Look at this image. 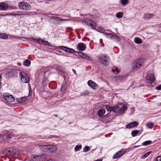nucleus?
Segmentation results:
<instances>
[{
    "instance_id": "obj_1",
    "label": "nucleus",
    "mask_w": 161,
    "mask_h": 161,
    "mask_svg": "<svg viewBox=\"0 0 161 161\" xmlns=\"http://www.w3.org/2000/svg\"><path fill=\"white\" fill-rule=\"evenodd\" d=\"M145 59L140 58L134 60L132 64V69L134 70L139 69L142 66V64L145 61Z\"/></svg>"
},
{
    "instance_id": "obj_2",
    "label": "nucleus",
    "mask_w": 161,
    "mask_h": 161,
    "mask_svg": "<svg viewBox=\"0 0 161 161\" xmlns=\"http://www.w3.org/2000/svg\"><path fill=\"white\" fill-rule=\"evenodd\" d=\"M97 58L102 64L104 65H107L108 64L110 61V58L107 55L102 54L99 55Z\"/></svg>"
},
{
    "instance_id": "obj_3",
    "label": "nucleus",
    "mask_w": 161,
    "mask_h": 161,
    "mask_svg": "<svg viewBox=\"0 0 161 161\" xmlns=\"http://www.w3.org/2000/svg\"><path fill=\"white\" fill-rule=\"evenodd\" d=\"M18 7L20 10L24 11L29 10L31 8V5L25 1L19 2L18 3Z\"/></svg>"
},
{
    "instance_id": "obj_4",
    "label": "nucleus",
    "mask_w": 161,
    "mask_h": 161,
    "mask_svg": "<svg viewBox=\"0 0 161 161\" xmlns=\"http://www.w3.org/2000/svg\"><path fill=\"white\" fill-rule=\"evenodd\" d=\"M45 156L44 155H32L28 161H43L44 160Z\"/></svg>"
},
{
    "instance_id": "obj_5",
    "label": "nucleus",
    "mask_w": 161,
    "mask_h": 161,
    "mask_svg": "<svg viewBox=\"0 0 161 161\" xmlns=\"http://www.w3.org/2000/svg\"><path fill=\"white\" fill-rule=\"evenodd\" d=\"M3 97L6 101L8 102H12L14 100V98L13 97L8 93L4 94Z\"/></svg>"
},
{
    "instance_id": "obj_6",
    "label": "nucleus",
    "mask_w": 161,
    "mask_h": 161,
    "mask_svg": "<svg viewBox=\"0 0 161 161\" xmlns=\"http://www.w3.org/2000/svg\"><path fill=\"white\" fill-rule=\"evenodd\" d=\"M25 75L24 73L20 72L19 73V76H21V79L22 81L24 83H27L29 82L30 79L29 78L25 76Z\"/></svg>"
},
{
    "instance_id": "obj_7",
    "label": "nucleus",
    "mask_w": 161,
    "mask_h": 161,
    "mask_svg": "<svg viewBox=\"0 0 161 161\" xmlns=\"http://www.w3.org/2000/svg\"><path fill=\"white\" fill-rule=\"evenodd\" d=\"M125 152L126 151L125 149H122V150L119 151L115 153L114 155L113 158L114 159H116L120 157L124 154Z\"/></svg>"
},
{
    "instance_id": "obj_8",
    "label": "nucleus",
    "mask_w": 161,
    "mask_h": 161,
    "mask_svg": "<svg viewBox=\"0 0 161 161\" xmlns=\"http://www.w3.org/2000/svg\"><path fill=\"white\" fill-rule=\"evenodd\" d=\"M82 23L84 25H88L92 28H94L95 27L92 23V21L88 19H85L82 21Z\"/></svg>"
},
{
    "instance_id": "obj_9",
    "label": "nucleus",
    "mask_w": 161,
    "mask_h": 161,
    "mask_svg": "<svg viewBox=\"0 0 161 161\" xmlns=\"http://www.w3.org/2000/svg\"><path fill=\"white\" fill-rule=\"evenodd\" d=\"M89 86L93 89H96L98 88V85L96 83L92 80H89L87 82Z\"/></svg>"
},
{
    "instance_id": "obj_10",
    "label": "nucleus",
    "mask_w": 161,
    "mask_h": 161,
    "mask_svg": "<svg viewBox=\"0 0 161 161\" xmlns=\"http://www.w3.org/2000/svg\"><path fill=\"white\" fill-rule=\"evenodd\" d=\"M146 79L147 82L151 83L154 80V75L153 74H147Z\"/></svg>"
},
{
    "instance_id": "obj_11",
    "label": "nucleus",
    "mask_w": 161,
    "mask_h": 161,
    "mask_svg": "<svg viewBox=\"0 0 161 161\" xmlns=\"http://www.w3.org/2000/svg\"><path fill=\"white\" fill-rule=\"evenodd\" d=\"M60 48L62 50H64V51L70 53H75V51L74 49L69 48L66 47L62 46L60 47Z\"/></svg>"
},
{
    "instance_id": "obj_12",
    "label": "nucleus",
    "mask_w": 161,
    "mask_h": 161,
    "mask_svg": "<svg viewBox=\"0 0 161 161\" xmlns=\"http://www.w3.org/2000/svg\"><path fill=\"white\" fill-rule=\"evenodd\" d=\"M49 145H41L39 146L40 149L44 152H49Z\"/></svg>"
},
{
    "instance_id": "obj_13",
    "label": "nucleus",
    "mask_w": 161,
    "mask_h": 161,
    "mask_svg": "<svg viewBox=\"0 0 161 161\" xmlns=\"http://www.w3.org/2000/svg\"><path fill=\"white\" fill-rule=\"evenodd\" d=\"M77 54L81 57L82 58H86L87 60H90L91 58L87 56L86 54L80 52H77Z\"/></svg>"
},
{
    "instance_id": "obj_14",
    "label": "nucleus",
    "mask_w": 161,
    "mask_h": 161,
    "mask_svg": "<svg viewBox=\"0 0 161 161\" xmlns=\"http://www.w3.org/2000/svg\"><path fill=\"white\" fill-rule=\"evenodd\" d=\"M138 125V123L137 122L135 121L130 123L126 126V128L127 129L131 128L134 127Z\"/></svg>"
},
{
    "instance_id": "obj_15",
    "label": "nucleus",
    "mask_w": 161,
    "mask_h": 161,
    "mask_svg": "<svg viewBox=\"0 0 161 161\" xmlns=\"http://www.w3.org/2000/svg\"><path fill=\"white\" fill-rule=\"evenodd\" d=\"M77 47L79 51H82L86 49V45L83 43H80L78 45Z\"/></svg>"
},
{
    "instance_id": "obj_16",
    "label": "nucleus",
    "mask_w": 161,
    "mask_h": 161,
    "mask_svg": "<svg viewBox=\"0 0 161 161\" xmlns=\"http://www.w3.org/2000/svg\"><path fill=\"white\" fill-rule=\"evenodd\" d=\"M8 8L7 5L4 3H1L0 4V10L6 11Z\"/></svg>"
},
{
    "instance_id": "obj_17",
    "label": "nucleus",
    "mask_w": 161,
    "mask_h": 161,
    "mask_svg": "<svg viewBox=\"0 0 161 161\" xmlns=\"http://www.w3.org/2000/svg\"><path fill=\"white\" fill-rule=\"evenodd\" d=\"M49 152L53 153L57 151L58 148L55 146L49 145Z\"/></svg>"
},
{
    "instance_id": "obj_18",
    "label": "nucleus",
    "mask_w": 161,
    "mask_h": 161,
    "mask_svg": "<svg viewBox=\"0 0 161 161\" xmlns=\"http://www.w3.org/2000/svg\"><path fill=\"white\" fill-rule=\"evenodd\" d=\"M155 15L153 14H147L144 15L143 18L145 19H149L153 17Z\"/></svg>"
},
{
    "instance_id": "obj_19",
    "label": "nucleus",
    "mask_w": 161,
    "mask_h": 161,
    "mask_svg": "<svg viewBox=\"0 0 161 161\" xmlns=\"http://www.w3.org/2000/svg\"><path fill=\"white\" fill-rule=\"evenodd\" d=\"M127 105L126 104H124L119 109V112L123 113L127 109Z\"/></svg>"
},
{
    "instance_id": "obj_20",
    "label": "nucleus",
    "mask_w": 161,
    "mask_h": 161,
    "mask_svg": "<svg viewBox=\"0 0 161 161\" xmlns=\"http://www.w3.org/2000/svg\"><path fill=\"white\" fill-rule=\"evenodd\" d=\"M124 78V76H116L114 77L113 80L116 82L121 81Z\"/></svg>"
},
{
    "instance_id": "obj_21",
    "label": "nucleus",
    "mask_w": 161,
    "mask_h": 161,
    "mask_svg": "<svg viewBox=\"0 0 161 161\" xmlns=\"http://www.w3.org/2000/svg\"><path fill=\"white\" fill-rule=\"evenodd\" d=\"M26 100V97H23L17 99V101L19 103H22L25 102Z\"/></svg>"
},
{
    "instance_id": "obj_22",
    "label": "nucleus",
    "mask_w": 161,
    "mask_h": 161,
    "mask_svg": "<svg viewBox=\"0 0 161 161\" xmlns=\"http://www.w3.org/2000/svg\"><path fill=\"white\" fill-rule=\"evenodd\" d=\"M105 112V111L104 109H102L99 110L98 111V115L99 117H102L103 115Z\"/></svg>"
},
{
    "instance_id": "obj_23",
    "label": "nucleus",
    "mask_w": 161,
    "mask_h": 161,
    "mask_svg": "<svg viewBox=\"0 0 161 161\" xmlns=\"http://www.w3.org/2000/svg\"><path fill=\"white\" fill-rule=\"evenodd\" d=\"M134 42L137 44H140L142 42V39L139 37H136L134 39Z\"/></svg>"
},
{
    "instance_id": "obj_24",
    "label": "nucleus",
    "mask_w": 161,
    "mask_h": 161,
    "mask_svg": "<svg viewBox=\"0 0 161 161\" xmlns=\"http://www.w3.org/2000/svg\"><path fill=\"white\" fill-rule=\"evenodd\" d=\"M112 111H113L115 113L119 112V108L117 106H115L112 107Z\"/></svg>"
},
{
    "instance_id": "obj_25",
    "label": "nucleus",
    "mask_w": 161,
    "mask_h": 161,
    "mask_svg": "<svg viewBox=\"0 0 161 161\" xmlns=\"http://www.w3.org/2000/svg\"><path fill=\"white\" fill-rule=\"evenodd\" d=\"M8 35L4 33H1L0 34V38L3 39H6L8 38Z\"/></svg>"
},
{
    "instance_id": "obj_26",
    "label": "nucleus",
    "mask_w": 161,
    "mask_h": 161,
    "mask_svg": "<svg viewBox=\"0 0 161 161\" xmlns=\"http://www.w3.org/2000/svg\"><path fill=\"white\" fill-rule=\"evenodd\" d=\"M104 34L106 35H107V36H111V38H113V37H114V38H119V37L117 36L114 35H113V34H112V33H107V32H105L104 33Z\"/></svg>"
},
{
    "instance_id": "obj_27",
    "label": "nucleus",
    "mask_w": 161,
    "mask_h": 161,
    "mask_svg": "<svg viewBox=\"0 0 161 161\" xmlns=\"http://www.w3.org/2000/svg\"><path fill=\"white\" fill-rule=\"evenodd\" d=\"M151 153V152H149L145 153L144 155H142L141 158L142 159H144L147 157Z\"/></svg>"
},
{
    "instance_id": "obj_28",
    "label": "nucleus",
    "mask_w": 161,
    "mask_h": 161,
    "mask_svg": "<svg viewBox=\"0 0 161 161\" xmlns=\"http://www.w3.org/2000/svg\"><path fill=\"white\" fill-rule=\"evenodd\" d=\"M89 94V92L87 90H85L81 92L80 93V96H86L88 95Z\"/></svg>"
},
{
    "instance_id": "obj_29",
    "label": "nucleus",
    "mask_w": 161,
    "mask_h": 161,
    "mask_svg": "<svg viewBox=\"0 0 161 161\" xmlns=\"http://www.w3.org/2000/svg\"><path fill=\"white\" fill-rule=\"evenodd\" d=\"M30 61L27 59L24 62V64L25 66H28L30 65Z\"/></svg>"
},
{
    "instance_id": "obj_30",
    "label": "nucleus",
    "mask_w": 161,
    "mask_h": 161,
    "mask_svg": "<svg viewBox=\"0 0 161 161\" xmlns=\"http://www.w3.org/2000/svg\"><path fill=\"white\" fill-rule=\"evenodd\" d=\"M41 43H43V45H46L48 46H52L51 44L47 41H44L43 40V42H41Z\"/></svg>"
},
{
    "instance_id": "obj_31",
    "label": "nucleus",
    "mask_w": 161,
    "mask_h": 161,
    "mask_svg": "<svg viewBox=\"0 0 161 161\" xmlns=\"http://www.w3.org/2000/svg\"><path fill=\"white\" fill-rule=\"evenodd\" d=\"M146 125L149 128L152 129L153 127L154 124L152 122H150L147 123L146 124Z\"/></svg>"
},
{
    "instance_id": "obj_32",
    "label": "nucleus",
    "mask_w": 161,
    "mask_h": 161,
    "mask_svg": "<svg viewBox=\"0 0 161 161\" xmlns=\"http://www.w3.org/2000/svg\"><path fill=\"white\" fill-rule=\"evenodd\" d=\"M139 131L138 130H134L132 131L131 132V135L133 137L135 136L138 133Z\"/></svg>"
},
{
    "instance_id": "obj_33",
    "label": "nucleus",
    "mask_w": 161,
    "mask_h": 161,
    "mask_svg": "<svg viewBox=\"0 0 161 161\" xmlns=\"http://www.w3.org/2000/svg\"><path fill=\"white\" fill-rule=\"evenodd\" d=\"M123 16V13L122 12H119L116 14V16L118 18H121Z\"/></svg>"
},
{
    "instance_id": "obj_34",
    "label": "nucleus",
    "mask_w": 161,
    "mask_h": 161,
    "mask_svg": "<svg viewBox=\"0 0 161 161\" xmlns=\"http://www.w3.org/2000/svg\"><path fill=\"white\" fill-rule=\"evenodd\" d=\"M151 143V141H147L143 142L142 144L143 146H146L150 144Z\"/></svg>"
},
{
    "instance_id": "obj_35",
    "label": "nucleus",
    "mask_w": 161,
    "mask_h": 161,
    "mask_svg": "<svg viewBox=\"0 0 161 161\" xmlns=\"http://www.w3.org/2000/svg\"><path fill=\"white\" fill-rule=\"evenodd\" d=\"M82 148L81 145H76L75 148V151H79Z\"/></svg>"
},
{
    "instance_id": "obj_36",
    "label": "nucleus",
    "mask_w": 161,
    "mask_h": 161,
    "mask_svg": "<svg viewBox=\"0 0 161 161\" xmlns=\"http://www.w3.org/2000/svg\"><path fill=\"white\" fill-rule=\"evenodd\" d=\"M120 2H121V3L122 5H126L128 2V0H121Z\"/></svg>"
},
{
    "instance_id": "obj_37",
    "label": "nucleus",
    "mask_w": 161,
    "mask_h": 161,
    "mask_svg": "<svg viewBox=\"0 0 161 161\" xmlns=\"http://www.w3.org/2000/svg\"><path fill=\"white\" fill-rule=\"evenodd\" d=\"M32 39L35 42L41 43V42H43V40L41 39H36L32 38Z\"/></svg>"
},
{
    "instance_id": "obj_38",
    "label": "nucleus",
    "mask_w": 161,
    "mask_h": 161,
    "mask_svg": "<svg viewBox=\"0 0 161 161\" xmlns=\"http://www.w3.org/2000/svg\"><path fill=\"white\" fill-rule=\"evenodd\" d=\"M25 14H14V13H11L10 14H9V15H12V16H21V15H24Z\"/></svg>"
},
{
    "instance_id": "obj_39",
    "label": "nucleus",
    "mask_w": 161,
    "mask_h": 161,
    "mask_svg": "<svg viewBox=\"0 0 161 161\" xmlns=\"http://www.w3.org/2000/svg\"><path fill=\"white\" fill-rule=\"evenodd\" d=\"M106 108L107 111H112V107L109 106L108 105H106Z\"/></svg>"
},
{
    "instance_id": "obj_40",
    "label": "nucleus",
    "mask_w": 161,
    "mask_h": 161,
    "mask_svg": "<svg viewBox=\"0 0 161 161\" xmlns=\"http://www.w3.org/2000/svg\"><path fill=\"white\" fill-rule=\"evenodd\" d=\"M90 150V148L89 147L86 146L84 147L83 149V151L87 152Z\"/></svg>"
},
{
    "instance_id": "obj_41",
    "label": "nucleus",
    "mask_w": 161,
    "mask_h": 161,
    "mask_svg": "<svg viewBox=\"0 0 161 161\" xmlns=\"http://www.w3.org/2000/svg\"><path fill=\"white\" fill-rule=\"evenodd\" d=\"M55 20H56L57 21H63V20L65 21V20H66V19H63L61 18H60L57 17H56V19Z\"/></svg>"
},
{
    "instance_id": "obj_42",
    "label": "nucleus",
    "mask_w": 161,
    "mask_h": 161,
    "mask_svg": "<svg viewBox=\"0 0 161 161\" xmlns=\"http://www.w3.org/2000/svg\"><path fill=\"white\" fill-rule=\"evenodd\" d=\"M156 161H161V156L157 157L156 158Z\"/></svg>"
},
{
    "instance_id": "obj_43",
    "label": "nucleus",
    "mask_w": 161,
    "mask_h": 161,
    "mask_svg": "<svg viewBox=\"0 0 161 161\" xmlns=\"http://www.w3.org/2000/svg\"><path fill=\"white\" fill-rule=\"evenodd\" d=\"M14 153L13 151H11L10 150H9L8 151L7 154L8 155H12Z\"/></svg>"
},
{
    "instance_id": "obj_44",
    "label": "nucleus",
    "mask_w": 161,
    "mask_h": 161,
    "mask_svg": "<svg viewBox=\"0 0 161 161\" xmlns=\"http://www.w3.org/2000/svg\"><path fill=\"white\" fill-rule=\"evenodd\" d=\"M156 89L157 90H161V84L158 86L156 87Z\"/></svg>"
},
{
    "instance_id": "obj_45",
    "label": "nucleus",
    "mask_w": 161,
    "mask_h": 161,
    "mask_svg": "<svg viewBox=\"0 0 161 161\" xmlns=\"http://www.w3.org/2000/svg\"><path fill=\"white\" fill-rule=\"evenodd\" d=\"M2 79V76L1 75H0V89L1 88L2 86V82H1Z\"/></svg>"
},
{
    "instance_id": "obj_46",
    "label": "nucleus",
    "mask_w": 161,
    "mask_h": 161,
    "mask_svg": "<svg viewBox=\"0 0 161 161\" xmlns=\"http://www.w3.org/2000/svg\"><path fill=\"white\" fill-rule=\"evenodd\" d=\"M12 136H13V135L12 134H8V137L9 138H11L12 137Z\"/></svg>"
},
{
    "instance_id": "obj_47",
    "label": "nucleus",
    "mask_w": 161,
    "mask_h": 161,
    "mask_svg": "<svg viewBox=\"0 0 161 161\" xmlns=\"http://www.w3.org/2000/svg\"><path fill=\"white\" fill-rule=\"evenodd\" d=\"M9 15V14H0V16H5Z\"/></svg>"
},
{
    "instance_id": "obj_48",
    "label": "nucleus",
    "mask_w": 161,
    "mask_h": 161,
    "mask_svg": "<svg viewBox=\"0 0 161 161\" xmlns=\"http://www.w3.org/2000/svg\"><path fill=\"white\" fill-rule=\"evenodd\" d=\"M56 17H57L53 16L51 18V19H52L53 20H55L56 19Z\"/></svg>"
},
{
    "instance_id": "obj_49",
    "label": "nucleus",
    "mask_w": 161,
    "mask_h": 161,
    "mask_svg": "<svg viewBox=\"0 0 161 161\" xmlns=\"http://www.w3.org/2000/svg\"><path fill=\"white\" fill-rule=\"evenodd\" d=\"M17 8L16 7H11V8L12 9H16Z\"/></svg>"
},
{
    "instance_id": "obj_50",
    "label": "nucleus",
    "mask_w": 161,
    "mask_h": 161,
    "mask_svg": "<svg viewBox=\"0 0 161 161\" xmlns=\"http://www.w3.org/2000/svg\"><path fill=\"white\" fill-rule=\"evenodd\" d=\"M140 146H135L133 147V148L137 147H139Z\"/></svg>"
},
{
    "instance_id": "obj_51",
    "label": "nucleus",
    "mask_w": 161,
    "mask_h": 161,
    "mask_svg": "<svg viewBox=\"0 0 161 161\" xmlns=\"http://www.w3.org/2000/svg\"><path fill=\"white\" fill-rule=\"evenodd\" d=\"M95 161H102V160H101L100 159H97L96 160H95Z\"/></svg>"
},
{
    "instance_id": "obj_52",
    "label": "nucleus",
    "mask_w": 161,
    "mask_h": 161,
    "mask_svg": "<svg viewBox=\"0 0 161 161\" xmlns=\"http://www.w3.org/2000/svg\"><path fill=\"white\" fill-rule=\"evenodd\" d=\"M108 36V38H111L110 37H111V36Z\"/></svg>"
},
{
    "instance_id": "obj_53",
    "label": "nucleus",
    "mask_w": 161,
    "mask_h": 161,
    "mask_svg": "<svg viewBox=\"0 0 161 161\" xmlns=\"http://www.w3.org/2000/svg\"><path fill=\"white\" fill-rule=\"evenodd\" d=\"M160 26L161 27V23L160 24Z\"/></svg>"
},
{
    "instance_id": "obj_54",
    "label": "nucleus",
    "mask_w": 161,
    "mask_h": 161,
    "mask_svg": "<svg viewBox=\"0 0 161 161\" xmlns=\"http://www.w3.org/2000/svg\"><path fill=\"white\" fill-rule=\"evenodd\" d=\"M86 2H87V0H84Z\"/></svg>"
},
{
    "instance_id": "obj_55",
    "label": "nucleus",
    "mask_w": 161,
    "mask_h": 161,
    "mask_svg": "<svg viewBox=\"0 0 161 161\" xmlns=\"http://www.w3.org/2000/svg\"><path fill=\"white\" fill-rule=\"evenodd\" d=\"M73 71H75V70H73Z\"/></svg>"
}]
</instances>
